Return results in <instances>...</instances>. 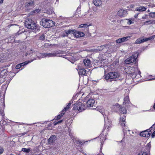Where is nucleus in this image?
<instances>
[{"instance_id": "obj_36", "label": "nucleus", "mask_w": 155, "mask_h": 155, "mask_svg": "<svg viewBox=\"0 0 155 155\" xmlns=\"http://www.w3.org/2000/svg\"><path fill=\"white\" fill-rule=\"evenodd\" d=\"M150 130V131L151 130H153V131H155V123L152 125V126L150 127V128L149 129Z\"/></svg>"}, {"instance_id": "obj_29", "label": "nucleus", "mask_w": 155, "mask_h": 155, "mask_svg": "<svg viewBox=\"0 0 155 155\" xmlns=\"http://www.w3.org/2000/svg\"><path fill=\"white\" fill-rule=\"evenodd\" d=\"M110 126V124L107 123H105L104 126V128L103 130V131H104L106 129H107V131H108Z\"/></svg>"}, {"instance_id": "obj_44", "label": "nucleus", "mask_w": 155, "mask_h": 155, "mask_svg": "<svg viewBox=\"0 0 155 155\" xmlns=\"http://www.w3.org/2000/svg\"><path fill=\"white\" fill-rule=\"evenodd\" d=\"M62 122H63V120H60L59 121H58L57 122L55 123L54 124V125H55L58 124H59L60 123Z\"/></svg>"}, {"instance_id": "obj_54", "label": "nucleus", "mask_w": 155, "mask_h": 155, "mask_svg": "<svg viewBox=\"0 0 155 155\" xmlns=\"http://www.w3.org/2000/svg\"><path fill=\"white\" fill-rule=\"evenodd\" d=\"M51 13L52 14V13L53 12H52V11H51Z\"/></svg>"}, {"instance_id": "obj_52", "label": "nucleus", "mask_w": 155, "mask_h": 155, "mask_svg": "<svg viewBox=\"0 0 155 155\" xmlns=\"http://www.w3.org/2000/svg\"><path fill=\"white\" fill-rule=\"evenodd\" d=\"M28 52H27L26 53V54H25V55L26 56H28Z\"/></svg>"}, {"instance_id": "obj_20", "label": "nucleus", "mask_w": 155, "mask_h": 155, "mask_svg": "<svg viewBox=\"0 0 155 155\" xmlns=\"http://www.w3.org/2000/svg\"><path fill=\"white\" fill-rule=\"evenodd\" d=\"M90 25H87L86 24H81L78 27L79 28H84L85 29H86L87 31V32L88 31V27L90 26Z\"/></svg>"}, {"instance_id": "obj_22", "label": "nucleus", "mask_w": 155, "mask_h": 155, "mask_svg": "<svg viewBox=\"0 0 155 155\" xmlns=\"http://www.w3.org/2000/svg\"><path fill=\"white\" fill-rule=\"evenodd\" d=\"M154 24H155V20L147 21L143 23L144 25H148Z\"/></svg>"}, {"instance_id": "obj_16", "label": "nucleus", "mask_w": 155, "mask_h": 155, "mask_svg": "<svg viewBox=\"0 0 155 155\" xmlns=\"http://www.w3.org/2000/svg\"><path fill=\"white\" fill-rule=\"evenodd\" d=\"M127 13L126 10L120 9L118 11V15L121 17H124L127 14Z\"/></svg>"}, {"instance_id": "obj_1", "label": "nucleus", "mask_w": 155, "mask_h": 155, "mask_svg": "<svg viewBox=\"0 0 155 155\" xmlns=\"http://www.w3.org/2000/svg\"><path fill=\"white\" fill-rule=\"evenodd\" d=\"M125 72L128 74V76L131 77L133 79H137L141 77L140 71L137 66H129L124 69Z\"/></svg>"}, {"instance_id": "obj_42", "label": "nucleus", "mask_w": 155, "mask_h": 155, "mask_svg": "<svg viewBox=\"0 0 155 155\" xmlns=\"http://www.w3.org/2000/svg\"><path fill=\"white\" fill-rule=\"evenodd\" d=\"M134 7V5L133 4L130 5L128 7V8L130 9L133 8Z\"/></svg>"}, {"instance_id": "obj_50", "label": "nucleus", "mask_w": 155, "mask_h": 155, "mask_svg": "<svg viewBox=\"0 0 155 155\" xmlns=\"http://www.w3.org/2000/svg\"><path fill=\"white\" fill-rule=\"evenodd\" d=\"M26 134V133H23L21 134L23 136L25 135Z\"/></svg>"}, {"instance_id": "obj_49", "label": "nucleus", "mask_w": 155, "mask_h": 155, "mask_svg": "<svg viewBox=\"0 0 155 155\" xmlns=\"http://www.w3.org/2000/svg\"><path fill=\"white\" fill-rule=\"evenodd\" d=\"M3 0H0V4H2L3 3Z\"/></svg>"}, {"instance_id": "obj_32", "label": "nucleus", "mask_w": 155, "mask_h": 155, "mask_svg": "<svg viewBox=\"0 0 155 155\" xmlns=\"http://www.w3.org/2000/svg\"><path fill=\"white\" fill-rule=\"evenodd\" d=\"M143 43L142 39L138 38L135 41V43L137 44H140Z\"/></svg>"}, {"instance_id": "obj_35", "label": "nucleus", "mask_w": 155, "mask_h": 155, "mask_svg": "<svg viewBox=\"0 0 155 155\" xmlns=\"http://www.w3.org/2000/svg\"><path fill=\"white\" fill-rule=\"evenodd\" d=\"M150 130V131L151 130H153V131H155V123L152 125V126L150 127V128L149 129Z\"/></svg>"}, {"instance_id": "obj_4", "label": "nucleus", "mask_w": 155, "mask_h": 155, "mask_svg": "<svg viewBox=\"0 0 155 155\" xmlns=\"http://www.w3.org/2000/svg\"><path fill=\"white\" fill-rule=\"evenodd\" d=\"M41 24L45 28H49L54 26L55 23L51 20L43 18L41 21Z\"/></svg>"}, {"instance_id": "obj_55", "label": "nucleus", "mask_w": 155, "mask_h": 155, "mask_svg": "<svg viewBox=\"0 0 155 155\" xmlns=\"http://www.w3.org/2000/svg\"><path fill=\"white\" fill-rule=\"evenodd\" d=\"M155 79V78H154V79Z\"/></svg>"}, {"instance_id": "obj_43", "label": "nucleus", "mask_w": 155, "mask_h": 155, "mask_svg": "<svg viewBox=\"0 0 155 155\" xmlns=\"http://www.w3.org/2000/svg\"><path fill=\"white\" fill-rule=\"evenodd\" d=\"M21 67L20 66V65L19 64H18L15 67V68L16 69H20Z\"/></svg>"}, {"instance_id": "obj_46", "label": "nucleus", "mask_w": 155, "mask_h": 155, "mask_svg": "<svg viewBox=\"0 0 155 155\" xmlns=\"http://www.w3.org/2000/svg\"><path fill=\"white\" fill-rule=\"evenodd\" d=\"M132 23V21L131 20H129L127 22V24L128 25H130Z\"/></svg>"}, {"instance_id": "obj_15", "label": "nucleus", "mask_w": 155, "mask_h": 155, "mask_svg": "<svg viewBox=\"0 0 155 155\" xmlns=\"http://www.w3.org/2000/svg\"><path fill=\"white\" fill-rule=\"evenodd\" d=\"M73 35L74 37L76 38L82 37L85 35L84 34L83 32L77 31L75 30V31H74Z\"/></svg>"}, {"instance_id": "obj_18", "label": "nucleus", "mask_w": 155, "mask_h": 155, "mask_svg": "<svg viewBox=\"0 0 155 155\" xmlns=\"http://www.w3.org/2000/svg\"><path fill=\"white\" fill-rule=\"evenodd\" d=\"M34 5V1L31 0L29 2H26L25 3V7L27 8H29L30 7H33Z\"/></svg>"}, {"instance_id": "obj_41", "label": "nucleus", "mask_w": 155, "mask_h": 155, "mask_svg": "<svg viewBox=\"0 0 155 155\" xmlns=\"http://www.w3.org/2000/svg\"><path fill=\"white\" fill-rule=\"evenodd\" d=\"M66 32H65V31H64V32L63 34L62 35V36L63 37H65V36H68V35L67 34H66Z\"/></svg>"}, {"instance_id": "obj_2", "label": "nucleus", "mask_w": 155, "mask_h": 155, "mask_svg": "<svg viewBox=\"0 0 155 155\" xmlns=\"http://www.w3.org/2000/svg\"><path fill=\"white\" fill-rule=\"evenodd\" d=\"M25 26L28 29L35 31L37 28V25L33 20L30 18L26 19L25 22Z\"/></svg>"}, {"instance_id": "obj_13", "label": "nucleus", "mask_w": 155, "mask_h": 155, "mask_svg": "<svg viewBox=\"0 0 155 155\" xmlns=\"http://www.w3.org/2000/svg\"><path fill=\"white\" fill-rule=\"evenodd\" d=\"M87 107H91L95 106V103L94 100L92 99H90L87 102Z\"/></svg>"}, {"instance_id": "obj_10", "label": "nucleus", "mask_w": 155, "mask_h": 155, "mask_svg": "<svg viewBox=\"0 0 155 155\" xmlns=\"http://www.w3.org/2000/svg\"><path fill=\"white\" fill-rule=\"evenodd\" d=\"M123 104L125 105L128 108L132 105V104L130 102L128 95L126 96L124 98Z\"/></svg>"}, {"instance_id": "obj_51", "label": "nucleus", "mask_w": 155, "mask_h": 155, "mask_svg": "<svg viewBox=\"0 0 155 155\" xmlns=\"http://www.w3.org/2000/svg\"><path fill=\"white\" fill-rule=\"evenodd\" d=\"M30 51H31V53H33V50H32V49H31V50H30Z\"/></svg>"}, {"instance_id": "obj_23", "label": "nucleus", "mask_w": 155, "mask_h": 155, "mask_svg": "<svg viewBox=\"0 0 155 155\" xmlns=\"http://www.w3.org/2000/svg\"><path fill=\"white\" fill-rule=\"evenodd\" d=\"M119 110L120 113L122 114H126L127 112V109L125 107H122L121 106L119 108Z\"/></svg>"}, {"instance_id": "obj_38", "label": "nucleus", "mask_w": 155, "mask_h": 155, "mask_svg": "<svg viewBox=\"0 0 155 155\" xmlns=\"http://www.w3.org/2000/svg\"><path fill=\"white\" fill-rule=\"evenodd\" d=\"M150 17L152 18H155V12H151L149 14Z\"/></svg>"}, {"instance_id": "obj_7", "label": "nucleus", "mask_w": 155, "mask_h": 155, "mask_svg": "<svg viewBox=\"0 0 155 155\" xmlns=\"http://www.w3.org/2000/svg\"><path fill=\"white\" fill-rule=\"evenodd\" d=\"M126 116L125 115H124L123 117H120L119 121V123L120 124L122 128H123V130L124 132H126L127 130H125L124 128V127H126Z\"/></svg>"}, {"instance_id": "obj_9", "label": "nucleus", "mask_w": 155, "mask_h": 155, "mask_svg": "<svg viewBox=\"0 0 155 155\" xmlns=\"http://www.w3.org/2000/svg\"><path fill=\"white\" fill-rule=\"evenodd\" d=\"M151 133L152 132L150 131V130L148 129L141 132L140 135L142 137H148L150 136Z\"/></svg>"}, {"instance_id": "obj_27", "label": "nucleus", "mask_w": 155, "mask_h": 155, "mask_svg": "<svg viewBox=\"0 0 155 155\" xmlns=\"http://www.w3.org/2000/svg\"><path fill=\"white\" fill-rule=\"evenodd\" d=\"M33 61V60H31L30 61H26L22 63L19 64L20 65L21 67L22 66H24V65H25Z\"/></svg>"}, {"instance_id": "obj_34", "label": "nucleus", "mask_w": 155, "mask_h": 155, "mask_svg": "<svg viewBox=\"0 0 155 155\" xmlns=\"http://www.w3.org/2000/svg\"><path fill=\"white\" fill-rule=\"evenodd\" d=\"M138 155H150L149 154H148V153L146 152H142L141 151L140 152Z\"/></svg>"}, {"instance_id": "obj_5", "label": "nucleus", "mask_w": 155, "mask_h": 155, "mask_svg": "<svg viewBox=\"0 0 155 155\" xmlns=\"http://www.w3.org/2000/svg\"><path fill=\"white\" fill-rule=\"evenodd\" d=\"M71 104L70 102L68 103L66 107H64V109L61 111V113L58 116L55 117V120H58L60 119L64 114L65 113L64 112L67 111L71 105Z\"/></svg>"}, {"instance_id": "obj_45", "label": "nucleus", "mask_w": 155, "mask_h": 155, "mask_svg": "<svg viewBox=\"0 0 155 155\" xmlns=\"http://www.w3.org/2000/svg\"><path fill=\"white\" fill-rule=\"evenodd\" d=\"M151 136L152 138H154L155 137V130L153 131V132L151 134Z\"/></svg>"}, {"instance_id": "obj_8", "label": "nucleus", "mask_w": 155, "mask_h": 155, "mask_svg": "<svg viewBox=\"0 0 155 155\" xmlns=\"http://www.w3.org/2000/svg\"><path fill=\"white\" fill-rule=\"evenodd\" d=\"M137 58V57H136L135 55L134 54L133 55L125 60V63L126 64H129L135 62L134 64H135Z\"/></svg>"}, {"instance_id": "obj_48", "label": "nucleus", "mask_w": 155, "mask_h": 155, "mask_svg": "<svg viewBox=\"0 0 155 155\" xmlns=\"http://www.w3.org/2000/svg\"><path fill=\"white\" fill-rule=\"evenodd\" d=\"M147 147H149V148H150V143H147Z\"/></svg>"}, {"instance_id": "obj_12", "label": "nucleus", "mask_w": 155, "mask_h": 155, "mask_svg": "<svg viewBox=\"0 0 155 155\" xmlns=\"http://www.w3.org/2000/svg\"><path fill=\"white\" fill-rule=\"evenodd\" d=\"M83 62L84 67L90 68L91 67V62L90 59L85 58L83 60Z\"/></svg>"}, {"instance_id": "obj_31", "label": "nucleus", "mask_w": 155, "mask_h": 155, "mask_svg": "<svg viewBox=\"0 0 155 155\" xmlns=\"http://www.w3.org/2000/svg\"><path fill=\"white\" fill-rule=\"evenodd\" d=\"M21 151L25 152L28 153L30 151V150L29 148H23L21 149Z\"/></svg>"}, {"instance_id": "obj_47", "label": "nucleus", "mask_w": 155, "mask_h": 155, "mask_svg": "<svg viewBox=\"0 0 155 155\" xmlns=\"http://www.w3.org/2000/svg\"><path fill=\"white\" fill-rule=\"evenodd\" d=\"M78 142H79V143L81 144V145H83L84 143L83 142H82L81 140H79L78 141Z\"/></svg>"}, {"instance_id": "obj_11", "label": "nucleus", "mask_w": 155, "mask_h": 155, "mask_svg": "<svg viewBox=\"0 0 155 155\" xmlns=\"http://www.w3.org/2000/svg\"><path fill=\"white\" fill-rule=\"evenodd\" d=\"M79 74L81 76H86L87 73L86 70L81 66H78V67Z\"/></svg>"}, {"instance_id": "obj_17", "label": "nucleus", "mask_w": 155, "mask_h": 155, "mask_svg": "<svg viewBox=\"0 0 155 155\" xmlns=\"http://www.w3.org/2000/svg\"><path fill=\"white\" fill-rule=\"evenodd\" d=\"M130 38V36H127L125 37L119 38L116 40V42L118 43H120L121 42L126 41L129 39Z\"/></svg>"}, {"instance_id": "obj_26", "label": "nucleus", "mask_w": 155, "mask_h": 155, "mask_svg": "<svg viewBox=\"0 0 155 155\" xmlns=\"http://www.w3.org/2000/svg\"><path fill=\"white\" fill-rule=\"evenodd\" d=\"M155 38V35H153L151 36H150L149 38H144L142 39L143 42L147 41L148 40L153 39Z\"/></svg>"}, {"instance_id": "obj_14", "label": "nucleus", "mask_w": 155, "mask_h": 155, "mask_svg": "<svg viewBox=\"0 0 155 155\" xmlns=\"http://www.w3.org/2000/svg\"><path fill=\"white\" fill-rule=\"evenodd\" d=\"M112 72H110L104 76V78L106 80H110V81H113V78Z\"/></svg>"}, {"instance_id": "obj_21", "label": "nucleus", "mask_w": 155, "mask_h": 155, "mask_svg": "<svg viewBox=\"0 0 155 155\" xmlns=\"http://www.w3.org/2000/svg\"><path fill=\"white\" fill-rule=\"evenodd\" d=\"M113 78V81H115L116 78L120 76V74L118 72H112Z\"/></svg>"}, {"instance_id": "obj_24", "label": "nucleus", "mask_w": 155, "mask_h": 155, "mask_svg": "<svg viewBox=\"0 0 155 155\" xmlns=\"http://www.w3.org/2000/svg\"><path fill=\"white\" fill-rule=\"evenodd\" d=\"M93 3L95 6H98L101 4L102 2L100 0H93Z\"/></svg>"}, {"instance_id": "obj_19", "label": "nucleus", "mask_w": 155, "mask_h": 155, "mask_svg": "<svg viewBox=\"0 0 155 155\" xmlns=\"http://www.w3.org/2000/svg\"><path fill=\"white\" fill-rule=\"evenodd\" d=\"M56 136L54 135H53L50 137L49 138L48 140V142L49 144L52 143L54 142L55 140Z\"/></svg>"}, {"instance_id": "obj_25", "label": "nucleus", "mask_w": 155, "mask_h": 155, "mask_svg": "<svg viewBox=\"0 0 155 155\" xmlns=\"http://www.w3.org/2000/svg\"><path fill=\"white\" fill-rule=\"evenodd\" d=\"M68 58L69 61L72 63H74L76 60L75 57L72 55L68 57Z\"/></svg>"}, {"instance_id": "obj_6", "label": "nucleus", "mask_w": 155, "mask_h": 155, "mask_svg": "<svg viewBox=\"0 0 155 155\" xmlns=\"http://www.w3.org/2000/svg\"><path fill=\"white\" fill-rule=\"evenodd\" d=\"M61 52L60 51H55L53 52L50 53H43L42 55L43 56H48V57H53L55 56H59Z\"/></svg>"}, {"instance_id": "obj_28", "label": "nucleus", "mask_w": 155, "mask_h": 155, "mask_svg": "<svg viewBox=\"0 0 155 155\" xmlns=\"http://www.w3.org/2000/svg\"><path fill=\"white\" fill-rule=\"evenodd\" d=\"M146 10V8L144 6L139 7L138 8H137V11H144Z\"/></svg>"}, {"instance_id": "obj_53", "label": "nucleus", "mask_w": 155, "mask_h": 155, "mask_svg": "<svg viewBox=\"0 0 155 155\" xmlns=\"http://www.w3.org/2000/svg\"><path fill=\"white\" fill-rule=\"evenodd\" d=\"M137 15H136L135 16V18H137Z\"/></svg>"}, {"instance_id": "obj_39", "label": "nucleus", "mask_w": 155, "mask_h": 155, "mask_svg": "<svg viewBox=\"0 0 155 155\" xmlns=\"http://www.w3.org/2000/svg\"><path fill=\"white\" fill-rule=\"evenodd\" d=\"M153 110H155V103L153 106H151L150 109L151 111H153Z\"/></svg>"}, {"instance_id": "obj_30", "label": "nucleus", "mask_w": 155, "mask_h": 155, "mask_svg": "<svg viewBox=\"0 0 155 155\" xmlns=\"http://www.w3.org/2000/svg\"><path fill=\"white\" fill-rule=\"evenodd\" d=\"M65 32H66V34H67L68 35L70 34H74V31H75V30H71L70 29L69 30H65Z\"/></svg>"}, {"instance_id": "obj_40", "label": "nucleus", "mask_w": 155, "mask_h": 155, "mask_svg": "<svg viewBox=\"0 0 155 155\" xmlns=\"http://www.w3.org/2000/svg\"><path fill=\"white\" fill-rule=\"evenodd\" d=\"M4 151L3 148L1 147H0V154H2Z\"/></svg>"}, {"instance_id": "obj_3", "label": "nucleus", "mask_w": 155, "mask_h": 155, "mask_svg": "<svg viewBox=\"0 0 155 155\" xmlns=\"http://www.w3.org/2000/svg\"><path fill=\"white\" fill-rule=\"evenodd\" d=\"M86 106L85 104L83 103L78 101L74 104L72 109L74 110H77L80 112L85 109Z\"/></svg>"}, {"instance_id": "obj_33", "label": "nucleus", "mask_w": 155, "mask_h": 155, "mask_svg": "<svg viewBox=\"0 0 155 155\" xmlns=\"http://www.w3.org/2000/svg\"><path fill=\"white\" fill-rule=\"evenodd\" d=\"M45 36L44 34L41 35L39 37V39L41 40H43L45 39Z\"/></svg>"}, {"instance_id": "obj_37", "label": "nucleus", "mask_w": 155, "mask_h": 155, "mask_svg": "<svg viewBox=\"0 0 155 155\" xmlns=\"http://www.w3.org/2000/svg\"><path fill=\"white\" fill-rule=\"evenodd\" d=\"M150 130V131L151 130H153V131H155V123L152 125V126L150 127V128L149 129Z\"/></svg>"}]
</instances>
